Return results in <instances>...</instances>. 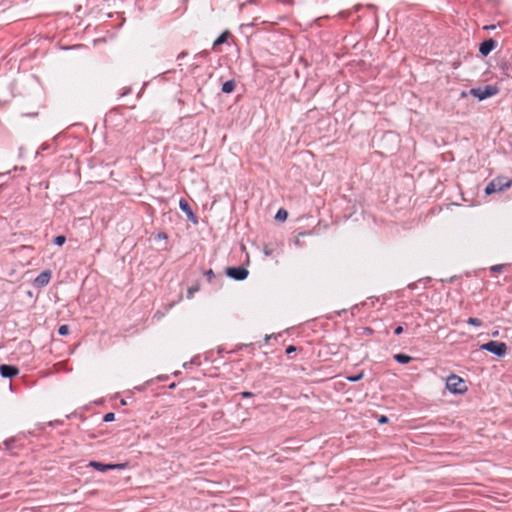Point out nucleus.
<instances>
[{
	"instance_id": "nucleus-1",
	"label": "nucleus",
	"mask_w": 512,
	"mask_h": 512,
	"mask_svg": "<svg viewBox=\"0 0 512 512\" xmlns=\"http://www.w3.org/2000/svg\"><path fill=\"white\" fill-rule=\"evenodd\" d=\"M445 388L453 395H463L468 390L464 380L456 374H450L446 377Z\"/></svg>"
},
{
	"instance_id": "nucleus-2",
	"label": "nucleus",
	"mask_w": 512,
	"mask_h": 512,
	"mask_svg": "<svg viewBox=\"0 0 512 512\" xmlns=\"http://www.w3.org/2000/svg\"><path fill=\"white\" fill-rule=\"evenodd\" d=\"M481 350L487 351L495 356L503 357L507 352L506 344L503 342L489 341L480 347Z\"/></svg>"
},
{
	"instance_id": "nucleus-3",
	"label": "nucleus",
	"mask_w": 512,
	"mask_h": 512,
	"mask_svg": "<svg viewBox=\"0 0 512 512\" xmlns=\"http://www.w3.org/2000/svg\"><path fill=\"white\" fill-rule=\"evenodd\" d=\"M499 92L498 87L493 85L485 86L484 88H473L470 90V94L477 98L479 101H483L489 97L496 95Z\"/></svg>"
},
{
	"instance_id": "nucleus-4",
	"label": "nucleus",
	"mask_w": 512,
	"mask_h": 512,
	"mask_svg": "<svg viewBox=\"0 0 512 512\" xmlns=\"http://www.w3.org/2000/svg\"><path fill=\"white\" fill-rule=\"evenodd\" d=\"M89 466L93 467L99 472H106L108 470H120L126 467V464H103L100 462L92 461Z\"/></svg>"
},
{
	"instance_id": "nucleus-5",
	"label": "nucleus",
	"mask_w": 512,
	"mask_h": 512,
	"mask_svg": "<svg viewBox=\"0 0 512 512\" xmlns=\"http://www.w3.org/2000/svg\"><path fill=\"white\" fill-rule=\"evenodd\" d=\"M227 275L237 281H243L248 277V271L241 267H231L227 269Z\"/></svg>"
},
{
	"instance_id": "nucleus-6",
	"label": "nucleus",
	"mask_w": 512,
	"mask_h": 512,
	"mask_svg": "<svg viewBox=\"0 0 512 512\" xmlns=\"http://www.w3.org/2000/svg\"><path fill=\"white\" fill-rule=\"evenodd\" d=\"M51 279V272L46 270L41 272L33 281L35 287H44L48 285Z\"/></svg>"
},
{
	"instance_id": "nucleus-7",
	"label": "nucleus",
	"mask_w": 512,
	"mask_h": 512,
	"mask_svg": "<svg viewBox=\"0 0 512 512\" xmlns=\"http://www.w3.org/2000/svg\"><path fill=\"white\" fill-rule=\"evenodd\" d=\"M19 369L13 365H0V375L3 378H12L17 376Z\"/></svg>"
},
{
	"instance_id": "nucleus-8",
	"label": "nucleus",
	"mask_w": 512,
	"mask_h": 512,
	"mask_svg": "<svg viewBox=\"0 0 512 512\" xmlns=\"http://www.w3.org/2000/svg\"><path fill=\"white\" fill-rule=\"evenodd\" d=\"M179 208L186 214L188 219H190L194 224L197 223V217L195 216L190 205L185 199H180Z\"/></svg>"
},
{
	"instance_id": "nucleus-9",
	"label": "nucleus",
	"mask_w": 512,
	"mask_h": 512,
	"mask_svg": "<svg viewBox=\"0 0 512 512\" xmlns=\"http://www.w3.org/2000/svg\"><path fill=\"white\" fill-rule=\"evenodd\" d=\"M493 181H496V188L498 191H502L506 188L511 187L512 185V180L508 177L500 176L494 179Z\"/></svg>"
},
{
	"instance_id": "nucleus-10",
	"label": "nucleus",
	"mask_w": 512,
	"mask_h": 512,
	"mask_svg": "<svg viewBox=\"0 0 512 512\" xmlns=\"http://www.w3.org/2000/svg\"><path fill=\"white\" fill-rule=\"evenodd\" d=\"M496 47V43L494 40H488V41H484L483 43L480 44L479 46V52L486 56L488 55L492 50H494V48Z\"/></svg>"
},
{
	"instance_id": "nucleus-11",
	"label": "nucleus",
	"mask_w": 512,
	"mask_h": 512,
	"mask_svg": "<svg viewBox=\"0 0 512 512\" xmlns=\"http://www.w3.org/2000/svg\"><path fill=\"white\" fill-rule=\"evenodd\" d=\"M222 92L225 93V94H229L231 92L234 91L235 89V84H234V81L232 80H229V81H226L222 84Z\"/></svg>"
},
{
	"instance_id": "nucleus-12",
	"label": "nucleus",
	"mask_w": 512,
	"mask_h": 512,
	"mask_svg": "<svg viewBox=\"0 0 512 512\" xmlns=\"http://www.w3.org/2000/svg\"><path fill=\"white\" fill-rule=\"evenodd\" d=\"M394 359L399 364H408L411 361V357L407 354H396Z\"/></svg>"
},
{
	"instance_id": "nucleus-13",
	"label": "nucleus",
	"mask_w": 512,
	"mask_h": 512,
	"mask_svg": "<svg viewBox=\"0 0 512 512\" xmlns=\"http://www.w3.org/2000/svg\"><path fill=\"white\" fill-rule=\"evenodd\" d=\"M288 217V213L285 209H279L275 215V219L278 221H285Z\"/></svg>"
},
{
	"instance_id": "nucleus-14",
	"label": "nucleus",
	"mask_w": 512,
	"mask_h": 512,
	"mask_svg": "<svg viewBox=\"0 0 512 512\" xmlns=\"http://www.w3.org/2000/svg\"><path fill=\"white\" fill-rule=\"evenodd\" d=\"M497 188H496V181H491L485 188V194L486 195H490L492 193H495L497 192Z\"/></svg>"
},
{
	"instance_id": "nucleus-15",
	"label": "nucleus",
	"mask_w": 512,
	"mask_h": 512,
	"mask_svg": "<svg viewBox=\"0 0 512 512\" xmlns=\"http://www.w3.org/2000/svg\"><path fill=\"white\" fill-rule=\"evenodd\" d=\"M467 324L474 327H480L482 325V322L477 318H469L467 320Z\"/></svg>"
},
{
	"instance_id": "nucleus-16",
	"label": "nucleus",
	"mask_w": 512,
	"mask_h": 512,
	"mask_svg": "<svg viewBox=\"0 0 512 512\" xmlns=\"http://www.w3.org/2000/svg\"><path fill=\"white\" fill-rule=\"evenodd\" d=\"M69 331H70V329H69V326H68V325H61V326L59 327V329H58V333H59V335H61V336H66V335H68V334H69Z\"/></svg>"
},
{
	"instance_id": "nucleus-17",
	"label": "nucleus",
	"mask_w": 512,
	"mask_h": 512,
	"mask_svg": "<svg viewBox=\"0 0 512 512\" xmlns=\"http://www.w3.org/2000/svg\"><path fill=\"white\" fill-rule=\"evenodd\" d=\"M227 40V33H222L215 41L214 45H220L226 42Z\"/></svg>"
},
{
	"instance_id": "nucleus-18",
	"label": "nucleus",
	"mask_w": 512,
	"mask_h": 512,
	"mask_svg": "<svg viewBox=\"0 0 512 512\" xmlns=\"http://www.w3.org/2000/svg\"><path fill=\"white\" fill-rule=\"evenodd\" d=\"M65 242V237L64 236H57L54 240V243L57 245V246H62Z\"/></svg>"
},
{
	"instance_id": "nucleus-19",
	"label": "nucleus",
	"mask_w": 512,
	"mask_h": 512,
	"mask_svg": "<svg viewBox=\"0 0 512 512\" xmlns=\"http://www.w3.org/2000/svg\"><path fill=\"white\" fill-rule=\"evenodd\" d=\"M362 377H363V373H360V374H358V375H356V376L348 377V378H347V380H348L349 382H357V381H359L360 379H362Z\"/></svg>"
},
{
	"instance_id": "nucleus-20",
	"label": "nucleus",
	"mask_w": 512,
	"mask_h": 512,
	"mask_svg": "<svg viewBox=\"0 0 512 512\" xmlns=\"http://www.w3.org/2000/svg\"><path fill=\"white\" fill-rule=\"evenodd\" d=\"M156 239L160 241H166L168 239V236L164 232H160L156 235Z\"/></svg>"
},
{
	"instance_id": "nucleus-21",
	"label": "nucleus",
	"mask_w": 512,
	"mask_h": 512,
	"mask_svg": "<svg viewBox=\"0 0 512 512\" xmlns=\"http://www.w3.org/2000/svg\"><path fill=\"white\" fill-rule=\"evenodd\" d=\"M114 418H115V416L113 413H107L104 416L103 420H104V422H112L114 420Z\"/></svg>"
},
{
	"instance_id": "nucleus-22",
	"label": "nucleus",
	"mask_w": 512,
	"mask_h": 512,
	"mask_svg": "<svg viewBox=\"0 0 512 512\" xmlns=\"http://www.w3.org/2000/svg\"><path fill=\"white\" fill-rule=\"evenodd\" d=\"M241 396H242L243 398H249V397H251V396H252V393H251V392H248V391H244V392H242V393H241Z\"/></svg>"
},
{
	"instance_id": "nucleus-23",
	"label": "nucleus",
	"mask_w": 512,
	"mask_h": 512,
	"mask_svg": "<svg viewBox=\"0 0 512 512\" xmlns=\"http://www.w3.org/2000/svg\"><path fill=\"white\" fill-rule=\"evenodd\" d=\"M363 333L367 334V335H370L372 334V329L369 328V327H365L362 329Z\"/></svg>"
},
{
	"instance_id": "nucleus-24",
	"label": "nucleus",
	"mask_w": 512,
	"mask_h": 512,
	"mask_svg": "<svg viewBox=\"0 0 512 512\" xmlns=\"http://www.w3.org/2000/svg\"><path fill=\"white\" fill-rule=\"evenodd\" d=\"M491 269H492V271L499 272L502 270V266L496 265V266H493Z\"/></svg>"
},
{
	"instance_id": "nucleus-25",
	"label": "nucleus",
	"mask_w": 512,
	"mask_h": 512,
	"mask_svg": "<svg viewBox=\"0 0 512 512\" xmlns=\"http://www.w3.org/2000/svg\"><path fill=\"white\" fill-rule=\"evenodd\" d=\"M294 351H295V347H294V346H289V347L286 349V353H287V354H290V353H292V352H294Z\"/></svg>"
},
{
	"instance_id": "nucleus-26",
	"label": "nucleus",
	"mask_w": 512,
	"mask_h": 512,
	"mask_svg": "<svg viewBox=\"0 0 512 512\" xmlns=\"http://www.w3.org/2000/svg\"><path fill=\"white\" fill-rule=\"evenodd\" d=\"M402 331H403V328H402L401 326H399V327H397V328L395 329V334H396V335H399V334H401V333H402Z\"/></svg>"
},
{
	"instance_id": "nucleus-27",
	"label": "nucleus",
	"mask_w": 512,
	"mask_h": 512,
	"mask_svg": "<svg viewBox=\"0 0 512 512\" xmlns=\"http://www.w3.org/2000/svg\"><path fill=\"white\" fill-rule=\"evenodd\" d=\"M387 421V418L385 416L381 417L379 422L380 423H385Z\"/></svg>"
}]
</instances>
